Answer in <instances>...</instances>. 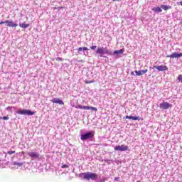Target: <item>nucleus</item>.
<instances>
[{
	"instance_id": "1",
	"label": "nucleus",
	"mask_w": 182,
	"mask_h": 182,
	"mask_svg": "<svg viewBox=\"0 0 182 182\" xmlns=\"http://www.w3.org/2000/svg\"><path fill=\"white\" fill-rule=\"evenodd\" d=\"M79 177L83 178V180H96L97 178V174L91 172L81 173Z\"/></svg>"
},
{
	"instance_id": "6",
	"label": "nucleus",
	"mask_w": 182,
	"mask_h": 182,
	"mask_svg": "<svg viewBox=\"0 0 182 182\" xmlns=\"http://www.w3.org/2000/svg\"><path fill=\"white\" fill-rule=\"evenodd\" d=\"M114 150L115 151H127L129 150V146L126 145H118L114 147Z\"/></svg>"
},
{
	"instance_id": "23",
	"label": "nucleus",
	"mask_w": 182,
	"mask_h": 182,
	"mask_svg": "<svg viewBox=\"0 0 182 182\" xmlns=\"http://www.w3.org/2000/svg\"><path fill=\"white\" fill-rule=\"evenodd\" d=\"M1 119H2L3 120H9V117H8V116L2 117H1Z\"/></svg>"
},
{
	"instance_id": "8",
	"label": "nucleus",
	"mask_w": 182,
	"mask_h": 182,
	"mask_svg": "<svg viewBox=\"0 0 182 182\" xmlns=\"http://www.w3.org/2000/svg\"><path fill=\"white\" fill-rule=\"evenodd\" d=\"M28 156L36 160H39L41 159V154H39L38 152H28Z\"/></svg>"
},
{
	"instance_id": "26",
	"label": "nucleus",
	"mask_w": 182,
	"mask_h": 182,
	"mask_svg": "<svg viewBox=\"0 0 182 182\" xmlns=\"http://www.w3.org/2000/svg\"><path fill=\"white\" fill-rule=\"evenodd\" d=\"M90 49H92V50H95V49H96L97 46H92L90 47Z\"/></svg>"
},
{
	"instance_id": "13",
	"label": "nucleus",
	"mask_w": 182,
	"mask_h": 182,
	"mask_svg": "<svg viewBox=\"0 0 182 182\" xmlns=\"http://www.w3.org/2000/svg\"><path fill=\"white\" fill-rule=\"evenodd\" d=\"M52 103H57L58 105H65L63 101L60 98H53L51 100Z\"/></svg>"
},
{
	"instance_id": "19",
	"label": "nucleus",
	"mask_w": 182,
	"mask_h": 182,
	"mask_svg": "<svg viewBox=\"0 0 182 182\" xmlns=\"http://www.w3.org/2000/svg\"><path fill=\"white\" fill-rule=\"evenodd\" d=\"M18 25L20 28H23V29H26L27 28H29V24H26L25 23H19Z\"/></svg>"
},
{
	"instance_id": "28",
	"label": "nucleus",
	"mask_w": 182,
	"mask_h": 182,
	"mask_svg": "<svg viewBox=\"0 0 182 182\" xmlns=\"http://www.w3.org/2000/svg\"><path fill=\"white\" fill-rule=\"evenodd\" d=\"M119 178H114V181H119Z\"/></svg>"
},
{
	"instance_id": "10",
	"label": "nucleus",
	"mask_w": 182,
	"mask_h": 182,
	"mask_svg": "<svg viewBox=\"0 0 182 182\" xmlns=\"http://www.w3.org/2000/svg\"><path fill=\"white\" fill-rule=\"evenodd\" d=\"M182 57V53H178L177 52H175L172 53L171 55H167V58H171V59H174V58H180Z\"/></svg>"
},
{
	"instance_id": "27",
	"label": "nucleus",
	"mask_w": 182,
	"mask_h": 182,
	"mask_svg": "<svg viewBox=\"0 0 182 182\" xmlns=\"http://www.w3.org/2000/svg\"><path fill=\"white\" fill-rule=\"evenodd\" d=\"M4 23H6V21H1V22H0V25H2V24H4Z\"/></svg>"
},
{
	"instance_id": "9",
	"label": "nucleus",
	"mask_w": 182,
	"mask_h": 182,
	"mask_svg": "<svg viewBox=\"0 0 182 182\" xmlns=\"http://www.w3.org/2000/svg\"><path fill=\"white\" fill-rule=\"evenodd\" d=\"M124 53V50L121 49L118 50H114V52L112 51V54H109V55H113V56H117V58H120V55H123Z\"/></svg>"
},
{
	"instance_id": "30",
	"label": "nucleus",
	"mask_w": 182,
	"mask_h": 182,
	"mask_svg": "<svg viewBox=\"0 0 182 182\" xmlns=\"http://www.w3.org/2000/svg\"><path fill=\"white\" fill-rule=\"evenodd\" d=\"M131 75H132V76H134V72H131Z\"/></svg>"
},
{
	"instance_id": "2",
	"label": "nucleus",
	"mask_w": 182,
	"mask_h": 182,
	"mask_svg": "<svg viewBox=\"0 0 182 182\" xmlns=\"http://www.w3.org/2000/svg\"><path fill=\"white\" fill-rule=\"evenodd\" d=\"M97 55H100V58H106L103 55H112V50L107 49V48L100 47L96 50Z\"/></svg>"
},
{
	"instance_id": "15",
	"label": "nucleus",
	"mask_w": 182,
	"mask_h": 182,
	"mask_svg": "<svg viewBox=\"0 0 182 182\" xmlns=\"http://www.w3.org/2000/svg\"><path fill=\"white\" fill-rule=\"evenodd\" d=\"M124 119H129L132 120H140V117H133V116H129L127 115Z\"/></svg>"
},
{
	"instance_id": "25",
	"label": "nucleus",
	"mask_w": 182,
	"mask_h": 182,
	"mask_svg": "<svg viewBox=\"0 0 182 182\" xmlns=\"http://www.w3.org/2000/svg\"><path fill=\"white\" fill-rule=\"evenodd\" d=\"M68 167H69V166L66 164H63L61 166V168H67Z\"/></svg>"
},
{
	"instance_id": "5",
	"label": "nucleus",
	"mask_w": 182,
	"mask_h": 182,
	"mask_svg": "<svg viewBox=\"0 0 182 182\" xmlns=\"http://www.w3.org/2000/svg\"><path fill=\"white\" fill-rule=\"evenodd\" d=\"M76 109H81L82 110H93L94 112H97V108L95 107H89V106H82L80 105H77L75 106Z\"/></svg>"
},
{
	"instance_id": "33",
	"label": "nucleus",
	"mask_w": 182,
	"mask_h": 182,
	"mask_svg": "<svg viewBox=\"0 0 182 182\" xmlns=\"http://www.w3.org/2000/svg\"><path fill=\"white\" fill-rule=\"evenodd\" d=\"M83 55H84L85 56H86L87 54H86V53H84Z\"/></svg>"
},
{
	"instance_id": "4",
	"label": "nucleus",
	"mask_w": 182,
	"mask_h": 182,
	"mask_svg": "<svg viewBox=\"0 0 182 182\" xmlns=\"http://www.w3.org/2000/svg\"><path fill=\"white\" fill-rule=\"evenodd\" d=\"M17 114H22L24 116H33V114H35V112L29 109H20L17 111Z\"/></svg>"
},
{
	"instance_id": "3",
	"label": "nucleus",
	"mask_w": 182,
	"mask_h": 182,
	"mask_svg": "<svg viewBox=\"0 0 182 182\" xmlns=\"http://www.w3.org/2000/svg\"><path fill=\"white\" fill-rule=\"evenodd\" d=\"M95 136V132L92 131L88 132L85 134L81 135V140L85 141V140H89V139H93Z\"/></svg>"
},
{
	"instance_id": "29",
	"label": "nucleus",
	"mask_w": 182,
	"mask_h": 182,
	"mask_svg": "<svg viewBox=\"0 0 182 182\" xmlns=\"http://www.w3.org/2000/svg\"><path fill=\"white\" fill-rule=\"evenodd\" d=\"M56 60H62V58L58 57L56 58Z\"/></svg>"
},
{
	"instance_id": "31",
	"label": "nucleus",
	"mask_w": 182,
	"mask_h": 182,
	"mask_svg": "<svg viewBox=\"0 0 182 182\" xmlns=\"http://www.w3.org/2000/svg\"><path fill=\"white\" fill-rule=\"evenodd\" d=\"M178 5H181V6H182V1L181 2H179V4H178Z\"/></svg>"
},
{
	"instance_id": "7",
	"label": "nucleus",
	"mask_w": 182,
	"mask_h": 182,
	"mask_svg": "<svg viewBox=\"0 0 182 182\" xmlns=\"http://www.w3.org/2000/svg\"><path fill=\"white\" fill-rule=\"evenodd\" d=\"M173 105L168 103V102H164L159 105L160 109H164V110H167V109H170L172 107Z\"/></svg>"
},
{
	"instance_id": "18",
	"label": "nucleus",
	"mask_w": 182,
	"mask_h": 182,
	"mask_svg": "<svg viewBox=\"0 0 182 182\" xmlns=\"http://www.w3.org/2000/svg\"><path fill=\"white\" fill-rule=\"evenodd\" d=\"M78 53H80V52H85V50H89L87 47H80L78 49Z\"/></svg>"
},
{
	"instance_id": "32",
	"label": "nucleus",
	"mask_w": 182,
	"mask_h": 182,
	"mask_svg": "<svg viewBox=\"0 0 182 182\" xmlns=\"http://www.w3.org/2000/svg\"><path fill=\"white\" fill-rule=\"evenodd\" d=\"M100 182H105V179H102Z\"/></svg>"
},
{
	"instance_id": "12",
	"label": "nucleus",
	"mask_w": 182,
	"mask_h": 182,
	"mask_svg": "<svg viewBox=\"0 0 182 182\" xmlns=\"http://www.w3.org/2000/svg\"><path fill=\"white\" fill-rule=\"evenodd\" d=\"M6 23H7L6 26H9V28H16V26H18V24L14 23V21H11L6 20Z\"/></svg>"
},
{
	"instance_id": "34",
	"label": "nucleus",
	"mask_w": 182,
	"mask_h": 182,
	"mask_svg": "<svg viewBox=\"0 0 182 182\" xmlns=\"http://www.w3.org/2000/svg\"><path fill=\"white\" fill-rule=\"evenodd\" d=\"M22 154H25V152L23 151V152H22Z\"/></svg>"
},
{
	"instance_id": "17",
	"label": "nucleus",
	"mask_w": 182,
	"mask_h": 182,
	"mask_svg": "<svg viewBox=\"0 0 182 182\" xmlns=\"http://www.w3.org/2000/svg\"><path fill=\"white\" fill-rule=\"evenodd\" d=\"M152 11H154V12H156V14H159V12H163V10L160 7H154L152 9Z\"/></svg>"
},
{
	"instance_id": "11",
	"label": "nucleus",
	"mask_w": 182,
	"mask_h": 182,
	"mask_svg": "<svg viewBox=\"0 0 182 182\" xmlns=\"http://www.w3.org/2000/svg\"><path fill=\"white\" fill-rule=\"evenodd\" d=\"M154 69H157V70H159V72H164L166 70H168V68H167V66L166 65H154Z\"/></svg>"
},
{
	"instance_id": "24",
	"label": "nucleus",
	"mask_w": 182,
	"mask_h": 182,
	"mask_svg": "<svg viewBox=\"0 0 182 182\" xmlns=\"http://www.w3.org/2000/svg\"><path fill=\"white\" fill-rule=\"evenodd\" d=\"M7 154H15V151H7Z\"/></svg>"
},
{
	"instance_id": "22",
	"label": "nucleus",
	"mask_w": 182,
	"mask_h": 182,
	"mask_svg": "<svg viewBox=\"0 0 182 182\" xmlns=\"http://www.w3.org/2000/svg\"><path fill=\"white\" fill-rule=\"evenodd\" d=\"M178 80H179V82H181V83H182V75H178Z\"/></svg>"
},
{
	"instance_id": "20",
	"label": "nucleus",
	"mask_w": 182,
	"mask_h": 182,
	"mask_svg": "<svg viewBox=\"0 0 182 182\" xmlns=\"http://www.w3.org/2000/svg\"><path fill=\"white\" fill-rule=\"evenodd\" d=\"M161 9H164V11H168V9H171V6H168L167 5H161Z\"/></svg>"
},
{
	"instance_id": "14",
	"label": "nucleus",
	"mask_w": 182,
	"mask_h": 182,
	"mask_svg": "<svg viewBox=\"0 0 182 182\" xmlns=\"http://www.w3.org/2000/svg\"><path fill=\"white\" fill-rule=\"evenodd\" d=\"M148 70H135L134 73H136V76H141V75H144V73H147Z\"/></svg>"
},
{
	"instance_id": "16",
	"label": "nucleus",
	"mask_w": 182,
	"mask_h": 182,
	"mask_svg": "<svg viewBox=\"0 0 182 182\" xmlns=\"http://www.w3.org/2000/svg\"><path fill=\"white\" fill-rule=\"evenodd\" d=\"M11 164L13 166H18V167H22V166H23V162L13 161Z\"/></svg>"
},
{
	"instance_id": "21",
	"label": "nucleus",
	"mask_w": 182,
	"mask_h": 182,
	"mask_svg": "<svg viewBox=\"0 0 182 182\" xmlns=\"http://www.w3.org/2000/svg\"><path fill=\"white\" fill-rule=\"evenodd\" d=\"M12 109H15V107H7L6 108V110L11 111V110H12Z\"/></svg>"
}]
</instances>
